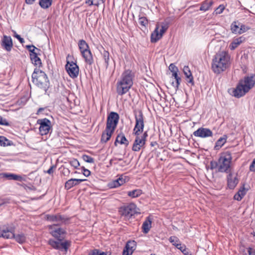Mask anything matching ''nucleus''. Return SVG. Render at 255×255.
I'll return each mask as SVG.
<instances>
[{"mask_svg": "<svg viewBox=\"0 0 255 255\" xmlns=\"http://www.w3.org/2000/svg\"><path fill=\"white\" fill-rule=\"evenodd\" d=\"M231 56L226 51H219L213 56L211 68L213 72L219 74L230 67Z\"/></svg>", "mask_w": 255, "mask_h": 255, "instance_id": "f257e3e1", "label": "nucleus"}, {"mask_svg": "<svg viewBox=\"0 0 255 255\" xmlns=\"http://www.w3.org/2000/svg\"><path fill=\"white\" fill-rule=\"evenodd\" d=\"M134 73L130 70H126L122 73L116 84V91L120 96L128 93L133 85Z\"/></svg>", "mask_w": 255, "mask_h": 255, "instance_id": "f03ea898", "label": "nucleus"}, {"mask_svg": "<svg viewBox=\"0 0 255 255\" xmlns=\"http://www.w3.org/2000/svg\"><path fill=\"white\" fill-rule=\"evenodd\" d=\"M255 85V78L254 75L246 76L240 80L236 88L233 91V95L238 98L244 96Z\"/></svg>", "mask_w": 255, "mask_h": 255, "instance_id": "7ed1b4c3", "label": "nucleus"}, {"mask_svg": "<svg viewBox=\"0 0 255 255\" xmlns=\"http://www.w3.org/2000/svg\"><path fill=\"white\" fill-rule=\"evenodd\" d=\"M232 160V154L229 151L221 153L217 163L215 166L211 163V168L218 167V171L220 172L229 173L230 171L231 161Z\"/></svg>", "mask_w": 255, "mask_h": 255, "instance_id": "20e7f679", "label": "nucleus"}, {"mask_svg": "<svg viewBox=\"0 0 255 255\" xmlns=\"http://www.w3.org/2000/svg\"><path fill=\"white\" fill-rule=\"evenodd\" d=\"M32 82L37 87L46 91L49 82L47 75L39 68H36L32 74Z\"/></svg>", "mask_w": 255, "mask_h": 255, "instance_id": "39448f33", "label": "nucleus"}, {"mask_svg": "<svg viewBox=\"0 0 255 255\" xmlns=\"http://www.w3.org/2000/svg\"><path fill=\"white\" fill-rule=\"evenodd\" d=\"M119 212L120 214L125 218L129 219L135 215L140 214L139 209L136 205L131 203L128 204L124 205L120 208Z\"/></svg>", "mask_w": 255, "mask_h": 255, "instance_id": "423d86ee", "label": "nucleus"}, {"mask_svg": "<svg viewBox=\"0 0 255 255\" xmlns=\"http://www.w3.org/2000/svg\"><path fill=\"white\" fill-rule=\"evenodd\" d=\"M135 124L133 129L134 135L140 134L143 131L144 127V117L141 110L134 111Z\"/></svg>", "mask_w": 255, "mask_h": 255, "instance_id": "0eeeda50", "label": "nucleus"}, {"mask_svg": "<svg viewBox=\"0 0 255 255\" xmlns=\"http://www.w3.org/2000/svg\"><path fill=\"white\" fill-rule=\"evenodd\" d=\"M168 28V25L167 23H162L160 25H156L155 30L151 35V42H156L159 40Z\"/></svg>", "mask_w": 255, "mask_h": 255, "instance_id": "6e6552de", "label": "nucleus"}, {"mask_svg": "<svg viewBox=\"0 0 255 255\" xmlns=\"http://www.w3.org/2000/svg\"><path fill=\"white\" fill-rule=\"evenodd\" d=\"M37 124L39 125V131L41 135H47L52 130L51 122L47 118L38 119Z\"/></svg>", "mask_w": 255, "mask_h": 255, "instance_id": "1a4fd4ad", "label": "nucleus"}, {"mask_svg": "<svg viewBox=\"0 0 255 255\" xmlns=\"http://www.w3.org/2000/svg\"><path fill=\"white\" fill-rule=\"evenodd\" d=\"M119 118L118 113L114 112H111L107 117L106 128L114 131L117 127Z\"/></svg>", "mask_w": 255, "mask_h": 255, "instance_id": "9d476101", "label": "nucleus"}, {"mask_svg": "<svg viewBox=\"0 0 255 255\" xmlns=\"http://www.w3.org/2000/svg\"><path fill=\"white\" fill-rule=\"evenodd\" d=\"M134 135L135 136V138L132 147V149L134 151H138L145 144L146 139L148 136L147 131H146L144 132L141 135H140V134Z\"/></svg>", "mask_w": 255, "mask_h": 255, "instance_id": "9b49d317", "label": "nucleus"}, {"mask_svg": "<svg viewBox=\"0 0 255 255\" xmlns=\"http://www.w3.org/2000/svg\"><path fill=\"white\" fill-rule=\"evenodd\" d=\"M65 69L69 75L73 79L76 78L79 75V68L77 64L73 61H67L65 65Z\"/></svg>", "mask_w": 255, "mask_h": 255, "instance_id": "f8f14e48", "label": "nucleus"}, {"mask_svg": "<svg viewBox=\"0 0 255 255\" xmlns=\"http://www.w3.org/2000/svg\"><path fill=\"white\" fill-rule=\"evenodd\" d=\"M193 134L196 137L205 138L212 137L213 133L212 131L208 128L201 127L194 131Z\"/></svg>", "mask_w": 255, "mask_h": 255, "instance_id": "ddd939ff", "label": "nucleus"}, {"mask_svg": "<svg viewBox=\"0 0 255 255\" xmlns=\"http://www.w3.org/2000/svg\"><path fill=\"white\" fill-rule=\"evenodd\" d=\"M49 229L50 230V233L52 236L57 238L59 241L62 240L63 238L62 235L65 234V231L63 229L53 225L49 226Z\"/></svg>", "mask_w": 255, "mask_h": 255, "instance_id": "4468645a", "label": "nucleus"}, {"mask_svg": "<svg viewBox=\"0 0 255 255\" xmlns=\"http://www.w3.org/2000/svg\"><path fill=\"white\" fill-rule=\"evenodd\" d=\"M48 244L55 249L60 250L64 249L66 251L70 246V242L66 241L64 242L60 243L59 241H56L53 239H50L48 241Z\"/></svg>", "mask_w": 255, "mask_h": 255, "instance_id": "2eb2a0df", "label": "nucleus"}, {"mask_svg": "<svg viewBox=\"0 0 255 255\" xmlns=\"http://www.w3.org/2000/svg\"><path fill=\"white\" fill-rule=\"evenodd\" d=\"M136 243L134 241H128L123 252V255H131L136 248Z\"/></svg>", "mask_w": 255, "mask_h": 255, "instance_id": "dca6fc26", "label": "nucleus"}, {"mask_svg": "<svg viewBox=\"0 0 255 255\" xmlns=\"http://www.w3.org/2000/svg\"><path fill=\"white\" fill-rule=\"evenodd\" d=\"M1 46L6 51H10L13 46L12 39L10 36L4 35L1 40Z\"/></svg>", "mask_w": 255, "mask_h": 255, "instance_id": "f3484780", "label": "nucleus"}, {"mask_svg": "<svg viewBox=\"0 0 255 255\" xmlns=\"http://www.w3.org/2000/svg\"><path fill=\"white\" fill-rule=\"evenodd\" d=\"M239 182V179L237 175H234L232 173H229L227 176V184L228 187L231 189H234Z\"/></svg>", "mask_w": 255, "mask_h": 255, "instance_id": "a211bd4d", "label": "nucleus"}, {"mask_svg": "<svg viewBox=\"0 0 255 255\" xmlns=\"http://www.w3.org/2000/svg\"><path fill=\"white\" fill-rule=\"evenodd\" d=\"M46 220L51 222H60V223H65L68 220L60 215H47Z\"/></svg>", "mask_w": 255, "mask_h": 255, "instance_id": "6ab92c4d", "label": "nucleus"}, {"mask_svg": "<svg viewBox=\"0 0 255 255\" xmlns=\"http://www.w3.org/2000/svg\"><path fill=\"white\" fill-rule=\"evenodd\" d=\"M86 179L71 178L67 181L65 184V188L69 190L73 187L79 184L82 182L86 181Z\"/></svg>", "mask_w": 255, "mask_h": 255, "instance_id": "aec40b11", "label": "nucleus"}, {"mask_svg": "<svg viewBox=\"0 0 255 255\" xmlns=\"http://www.w3.org/2000/svg\"><path fill=\"white\" fill-rule=\"evenodd\" d=\"M85 62L89 65H91L94 63V58L91 50L86 51L81 53Z\"/></svg>", "mask_w": 255, "mask_h": 255, "instance_id": "412c9836", "label": "nucleus"}, {"mask_svg": "<svg viewBox=\"0 0 255 255\" xmlns=\"http://www.w3.org/2000/svg\"><path fill=\"white\" fill-rule=\"evenodd\" d=\"M183 73L186 77L187 82L191 84L192 86L194 85V79L190 68L187 66L183 67Z\"/></svg>", "mask_w": 255, "mask_h": 255, "instance_id": "4be33fe9", "label": "nucleus"}, {"mask_svg": "<svg viewBox=\"0 0 255 255\" xmlns=\"http://www.w3.org/2000/svg\"><path fill=\"white\" fill-rule=\"evenodd\" d=\"M118 142L121 144H125L126 146H128L129 144L128 140L123 133H121L117 135L114 143L115 146L117 145V143Z\"/></svg>", "mask_w": 255, "mask_h": 255, "instance_id": "5701e85b", "label": "nucleus"}, {"mask_svg": "<svg viewBox=\"0 0 255 255\" xmlns=\"http://www.w3.org/2000/svg\"><path fill=\"white\" fill-rule=\"evenodd\" d=\"M114 131L111 130H108L107 128L103 132L101 142L102 143H106L111 137L112 135L114 133Z\"/></svg>", "mask_w": 255, "mask_h": 255, "instance_id": "b1692460", "label": "nucleus"}, {"mask_svg": "<svg viewBox=\"0 0 255 255\" xmlns=\"http://www.w3.org/2000/svg\"><path fill=\"white\" fill-rule=\"evenodd\" d=\"M30 60L33 64L39 68L42 66V62L41 59L37 56L36 53H33V54H30Z\"/></svg>", "mask_w": 255, "mask_h": 255, "instance_id": "393cba45", "label": "nucleus"}, {"mask_svg": "<svg viewBox=\"0 0 255 255\" xmlns=\"http://www.w3.org/2000/svg\"><path fill=\"white\" fill-rule=\"evenodd\" d=\"M227 136L224 135L222 137H220L215 143L214 146V149L219 150L227 142Z\"/></svg>", "mask_w": 255, "mask_h": 255, "instance_id": "a878e982", "label": "nucleus"}, {"mask_svg": "<svg viewBox=\"0 0 255 255\" xmlns=\"http://www.w3.org/2000/svg\"><path fill=\"white\" fill-rule=\"evenodd\" d=\"M151 228V220H150L149 217H147L142 224V232L146 234L149 232V231L150 230Z\"/></svg>", "mask_w": 255, "mask_h": 255, "instance_id": "bb28decb", "label": "nucleus"}, {"mask_svg": "<svg viewBox=\"0 0 255 255\" xmlns=\"http://www.w3.org/2000/svg\"><path fill=\"white\" fill-rule=\"evenodd\" d=\"M78 45L81 53L90 49L88 44L83 39L80 40Z\"/></svg>", "mask_w": 255, "mask_h": 255, "instance_id": "cd10ccee", "label": "nucleus"}, {"mask_svg": "<svg viewBox=\"0 0 255 255\" xmlns=\"http://www.w3.org/2000/svg\"><path fill=\"white\" fill-rule=\"evenodd\" d=\"M14 237V234L12 230L8 229L3 230L2 233L0 234V237H2L5 239H12Z\"/></svg>", "mask_w": 255, "mask_h": 255, "instance_id": "c85d7f7f", "label": "nucleus"}, {"mask_svg": "<svg viewBox=\"0 0 255 255\" xmlns=\"http://www.w3.org/2000/svg\"><path fill=\"white\" fill-rule=\"evenodd\" d=\"M243 37H240L234 39L233 42L230 45V48L233 50L236 48L241 43L243 42Z\"/></svg>", "mask_w": 255, "mask_h": 255, "instance_id": "c756f323", "label": "nucleus"}, {"mask_svg": "<svg viewBox=\"0 0 255 255\" xmlns=\"http://www.w3.org/2000/svg\"><path fill=\"white\" fill-rule=\"evenodd\" d=\"M213 3V1L212 0L205 1L202 3L200 7V10L205 11H207L209 9Z\"/></svg>", "mask_w": 255, "mask_h": 255, "instance_id": "7c9ffc66", "label": "nucleus"}, {"mask_svg": "<svg viewBox=\"0 0 255 255\" xmlns=\"http://www.w3.org/2000/svg\"><path fill=\"white\" fill-rule=\"evenodd\" d=\"M52 1L53 0H39V4L42 8L46 9L51 5Z\"/></svg>", "mask_w": 255, "mask_h": 255, "instance_id": "2f4dec72", "label": "nucleus"}, {"mask_svg": "<svg viewBox=\"0 0 255 255\" xmlns=\"http://www.w3.org/2000/svg\"><path fill=\"white\" fill-rule=\"evenodd\" d=\"M238 21L233 22L231 25V30L233 33L240 34L239 24Z\"/></svg>", "mask_w": 255, "mask_h": 255, "instance_id": "473e14b6", "label": "nucleus"}, {"mask_svg": "<svg viewBox=\"0 0 255 255\" xmlns=\"http://www.w3.org/2000/svg\"><path fill=\"white\" fill-rule=\"evenodd\" d=\"M103 49L104 50L103 52H102V55L105 61V66L106 67H108L109 64L110 53L104 48H103Z\"/></svg>", "mask_w": 255, "mask_h": 255, "instance_id": "72a5a7b5", "label": "nucleus"}, {"mask_svg": "<svg viewBox=\"0 0 255 255\" xmlns=\"http://www.w3.org/2000/svg\"><path fill=\"white\" fill-rule=\"evenodd\" d=\"M105 1V0H86L85 2L90 6L92 5L99 6L101 4H104Z\"/></svg>", "mask_w": 255, "mask_h": 255, "instance_id": "f704fd0d", "label": "nucleus"}, {"mask_svg": "<svg viewBox=\"0 0 255 255\" xmlns=\"http://www.w3.org/2000/svg\"><path fill=\"white\" fill-rule=\"evenodd\" d=\"M142 194V191L140 189H135L131 191H129L128 193V196L132 198H136Z\"/></svg>", "mask_w": 255, "mask_h": 255, "instance_id": "c9c22d12", "label": "nucleus"}, {"mask_svg": "<svg viewBox=\"0 0 255 255\" xmlns=\"http://www.w3.org/2000/svg\"><path fill=\"white\" fill-rule=\"evenodd\" d=\"M13 238H14L15 241L19 244L24 243L26 240V237L23 234H18L16 235H14Z\"/></svg>", "mask_w": 255, "mask_h": 255, "instance_id": "e433bc0d", "label": "nucleus"}, {"mask_svg": "<svg viewBox=\"0 0 255 255\" xmlns=\"http://www.w3.org/2000/svg\"><path fill=\"white\" fill-rule=\"evenodd\" d=\"M172 77H174L175 79V81L172 82V84L174 87H176L177 89L178 88L180 81L181 80V78L178 76V73H175L174 74H172Z\"/></svg>", "mask_w": 255, "mask_h": 255, "instance_id": "4c0bfd02", "label": "nucleus"}, {"mask_svg": "<svg viewBox=\"0 0 255 255\" xmlns=\"http://www.w3.org/2000/svg\"><path fill=\"white\" fill-rule=\"evenodd\" d=\"M4 176L9 180L20 181L22 179L21 176L13 174H5Z\"/></svg>", "mask_w": 255, "mask_h": 255, "instance_id": "58836bf2", "label": "nucleus"}, {"mask_svg": "<svg viewBox=\"0 0 255 255\" xmlns=\"http://www.w3.org/2000/svg\"><path fill=\"white\" fill-rule=\"evenodd\" d=\"M169 240L170 242L171 243L172 245L175 246L177 248H178V247L181 244L180 243L179 239L175 236L170 237L169 239Z\"/></svg>", "mask_w": 255, "mask_h": 255, "instance_id": "ea45409f", "label": "nucleus"}, {"mask_svg": "<svg viewBox=\"0 0 255 255\" xmlns=\"http://www.w3.org/2000/svg\"><path fill=\"white\" fill-rule=\"evenodd\" d=\"M177 249L180 250L184 255H192L189 250L186 248V246L184 245H182L180 244Z\"/></svg>", "mask_w": 255, "mask_h": 255, "instance_id": "a19ab883", "label": "nucleus"}, {"mask_svg": "<svg viewBox=\"0 0 255 255\" xmlns=\"http://www.w3.org/2000/svg\"><path fill=\"white\" fill-rule=\"evenodd\" d=\"M139 24L143 27H145L148 24V20L145 17L139 16L138 19Z\"/></svg>", "mask_w": 255, "mask_h": 255, "instance_id": "79ce46f5", "label": "nucleus"}, {"mask_svg": "<svg viewBox=\"0 0 255 255\" xmlns=\"http://www.w3.org/2000/svg\"><path fill=\"white\" fill-rule=\"evenodd\" d=\"M82 159L85 162H87L88 163H93L94 162V159L93 157H92L88 155H86V154L83 155Z\"/></svg>", "mask_w": 255, "mask_h": 255, "instance_id": "37998d69", "label": "nucleus"}, {"mask_svg": "<svg viewBox=\"0 0 255 255\" xmlns=\"http://www.w3.org/2000/svg\"><path fill=\"white\" fill-rule=\"evenodd\" d=\"M70 165L74 167L75 168H78L80 166V163L78 160L76 159H73L70 161Z\"/></svg>", "mask_w": 255, "mask_h": 255, "instance_id": "c03bdc74", "label": "nucleus"}, {"mask_svg": "<svg viewBox=\"0 0 255 255\" xmlns=\"http://www.w3.org/2000/svg\"><path fill=\"white\" fill-rule=\"evenodd\" d=\"M26 48L30 52V54H33V53H36L35 52V50H39V49L36 48L34 45H27L26 46Z\"/></svg>", "mask_w": 255, "mask_h": 255, "instance_id": "a18cd8bd", "label": "nucleus"}, {"mask_svg": "<svg viewBox=\"0 0 255 255\" xmlns=\"http://www.w3.org/2000/svg\"><path fill=\"white\" fill-rule=\"evenodd\" d=\"M169 69L172 73V74H174L175 73H178V69L175 65L173 64H171L169 66Z\"/></svg>", "mask_w": 255, "mask_h": 255, "instance_id": "49530a36", "label": "nucleus"}, {"mask_svg": "<svg viewBox=\"0 0 255 255\" xmlns=\"http://www.w3.org/2000/svg\"><path fill=\"white\" fill-rule=\"evenodd\" d=\"M225 9V6L223 4L220 5L215 10L216 14H221Z\"/></svg>", "mask_w": 255, "mask_h": 255, "instance_id": "de8ad7c7", "label": "nucleus"}, {"mask_svg": "<svg viewBox=\"0 0 255 255\" xmlns=\"http://www.w3.org/2000/svg\"><path fill=\"white\" fill-rule=\"evenodd\" d=\"M110 188H117L120 186V184L118 182L117 180H115L111 182L110 184Z\"/></svg>", "mask_w": 255, "mask_h": 255, "instance_id": "09e8293b", "label": "nucleus"}, {"mask_svg": "<svg viewBox=\"0 0 255 255\" xmlns=\"http://www.w3.org/2000/svg\"><path fill=\"white\" fill-rule=\"evenodd\" d=\"M237 193L240 194L242 196V197L243 198L246 194V190L245 187H242V188H241L237 192Z\"/></svg>", "mask_w": 255, "mask_h": 255, "instance_id": "8fccbe9b", "label": "nucleus"}, {"mask_svg": "<svg viewBox=\"0 0 255 255\" xmlns=\"http://www.w3.org/2000/svg\"><path fill=\"white\" fill-rule=\"evenodd\" d=\"M249 29V27H246L245 25L241 24L240 27V34L243 33Z\"/></svg>", "mask_w": 255, "mask_h": 255, "instance_id": "3c124183", "label": "nucleus"}, {"mask_svg": "<svg viewBox=\"0 0 255 255\" xmlns=\"http://www.w3.org/2000/svg\"><path fill=\"white\" fill-rule=\"evenodd\" d=\"M250 170L252 172H255V158L254 159L250 166Z\"/></svg>", "mask_w": 255, "mask_h": 255, "instance_id": "603ef678", "label": "nucleus"}, {"mask_svg": "<svg viewBox=\"0 0 255 255\" xmlns=\"http://www.w3.org/2000/svg\"><path fill=\"white\" fill-rule=\"evenodd\" d=\"M117 180L118 181V182L119 183V184H120V186L123 185L126 182V179L124 178L122 176L120 177Z\"/></svg>", "mask_w": 255, "mask_h": 255, "instance_id": "864d4df0", "label": "nucleus"}, {"mask_svg": "<svg viewBox=\"0 0 255 255\" xmlns=\"http://www.w3.org/2000/svg\"><path fill=\"white\" fill-rule=\"evenodd\" d=\"M7 139L5 137L2 136H0V145L5 146L6 143L5 142V141H6Z\"/></svg>", "mask_w": 255, "mask_h": 255, "instance_id": "5fc2aeb1", "label": "nucleus"}, {"mask_svg": "<svg viewBox=\"0 0 255 255\" xmlns=\"http://www.w3.org/2000/svg\"><path fill=\"white\" fill-rule=\"evenodd\" d=\"M8 203L9 200L8 199L0 198V206Z\"/></svg>", "mask_w": 255, "mask_h": 255, "instance_id": "6e6d98bb", "label": "nucleus"}, {"mask_svg": "<svg viewBox=\"0 0 255 255\" xmlns=\"http://www.w3.org/2000/svg\"><path fill=\"white\" fill-rule=\"evenodd\" d=\"M100 251L98 249H94L91 251L90 253L89 254V255H99Z\"/></svg>", "mask_w": 255, "mask_h": 255, "instance_id": "4d7b16f0", "label": "nucleus"}, {"mask_svg": "<svg viewBox=\"0 0 255 255\" xmlns=\"http://www.w3.org/2000/svg\"><path fill=\"white\" fill-rule=\"evenodd\" d=\"M248 252L249 255H255V250L252 248H248Z\"/></svg>", "mask_w": 255, "mask_h": 255, "instance_id": "13d9d810", "label": "nucleus"}, {"mask_svg": "<svg viewBox=\"0 0 255 255\" xmlns=\"http://www.w3.org/2000/svg\"><path fill=\"white\" fill-rule=\"evenodd\" d=\"M234 198L235 200H236L237 201H241L242 199V196L239 194L238 193H236L234 196Z\"/></svg>", "mask_w": 255, "mask_h": 255, "instance_id": "bf43d9fd", "label": "nucleus"}, {"mask_svg": "<svg viewBox=\"0 0 255 255\" xmlns=\"http://www.w3.org/2000/svg\"><path fill=\"white\" fill-rule=\"evenodd\" d=\"M55 168L54 166H51L50 168L46 171L49 174H52L54 172V169Z\"/></svg>", "mask_w": 255, "mask_h": 255, "instance_id": "052dcab7", "label": "nucleus"}, {"mask_svg": "<svg viewBox=\"0 0 255 255\" xmlns=\"http://www.w3.org/2000/svg\"><path fill=\"white\" fill-rule=\"evenodd\" d=\"M91 172L88 169H84L83 174L86 177L89 176L90 175Z\"/></svg>", "mask_w": 255, "mask_h": 255, "instance_id": "680f3d73", "label": "nucleus"}, {"mask_svg": "<svg viewBox=\"0 0 255 255\" xmlns=\"http://www.w3.org/2000/svg\"><path fill=\"white\" fill-rule=\"evenodd\" d=\"M63 173L64 174L68 175L70 173V170L68 168H64Z\"/></svg>", "mask_w": 255, "mask_h": 255, "instance_id": "e2e57ef3", "label": "nucleus"}, {"mask_svg": "<svg viewBox=\"0 0 255 255\" xmlns=\"http://www.w3.org/2000/svg\"><path fill=\"white\" fill-rule=\"evenodd\" d=\"M35 0H25V2L27 4H32Z\"/></svg>", "mask_w": 255, "mask_h": 255, "instance_id": "0e129e2a", "label": "nucleus"}, {"mask_svg": "<svg viewBox=\"0 0 255 255\" xmlns=\"http://www.w3.org/2000/svg\"><path fill=\"white\" fill-rule=\"evenodd\" d=\"M19 41L21 43H23L24 42V39L20 37L19 39H18Z\"/></svg>", "mask_w": 255, "mask_h": 255, "instance_id": "69168bd1", "label": "nucleus"}, {"mask_svg": "<svg viewBox=\"0 0 255 255\" xmlns=\"http://www.w3.org/2000/svg\"><path fill=\"white\" fill-rule=\"evenodd\" d=\"M19 41L21 43H23L24 42V39L20 37L19 39H18Z\"/></svg>", "mask_w": 255, "mask_h": 255, "instance_id": "338daca9", "label": "nucleus"}, {"mask_svg": "<svg viewBox=\"0 0 255 255\" xmlns=\"http://www.w3.org/2000/svg\"><path fill=\"white\" fill-rule=\"evenodd\" d=\"M14 37L17 38L18 40L21 37L18 34L13 35Z\"/></svg>", "mask_w": 255, "mask_h": 255, "instance_id": "774afa93", "label": "nucleus"}]
</instances>
